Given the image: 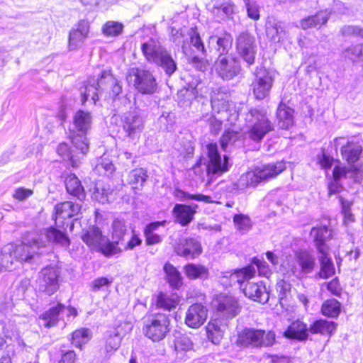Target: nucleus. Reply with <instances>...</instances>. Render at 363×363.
<instances>
[{
  "mask_svg": "<svg viewBox=\"0 0 363 363\" xmlns=\"http://www.w3.org/2000/svg\"><path fill=\"white\" fill-rule=\"evenodd\" d=\"M47 241L63 247H67L69 245V239L64 232L50 227L44 230L40 235L32 238L27 243L21 245H13L12 251L16 262H30L34 254L38 253L37 250L45 247Z\"/></svg>",
  "mask_w": 363,
  "mask_h": 363,
  "instance_id": "1",
  "label": "nucleus"
},
{
  "mask_svg": "<svg viewBox=\"0 0 363 363\" xmlns=\"http://www.w3.org/2000/svg\"><path fill=\"white\" fill-rule=\"evenodd\" d=\"M286 169L283 161L262 164L240 176L236 183L233 184L232 191L243 190L248 186H256L259 183L277 177Z\"/></svg>",
  "mask_w": 363,
  "mask_h": 363,
  "instance_id": "2",
  "label": "nucleus"
},
{
  "mask_svg": "<svg viewBox=\"0 0 363 363\" xmlns=\"http://www.w3.org/2000/svg\"><path fill=\"white\" fill-rule=\"evenodd\" d=\"M141 50L147 61L161 67L167 75L171 76L177 70L176 62L160 43L150 39L142 44Z\"/></svg>",
  "mask_w": 363,
  "mask_h": 363,
  "instance_id": "3",
  "label": "nucleus"
},
{
  "mask_svg": "<svg viewBox=\"0 0 363 363\" xmlns=\"http://www.w3.org/2000/svg\"><path fill=\"white\" fill-rule=\"evenodd\" d=\"M72 121L73 127L70 129L72 143L82 154H86L89 150L86 134L91 127L92 116L89 111L79 110L74 113Z\"/></svg>",
  "mask_w": 363,
  "mask_h": 363,
  "instance_id": "4",
  "label": "nucleus"
},
{
  "mask_svg": "<svg viewBox=\"0 0 363 363\" xmlns=\"http://www.w3.org/2000/svg\"><path fill=\"white\" fill-rule=\"evenodd\" d=\"M245 135L250 140L259 143L269 132L273 130V125L266 113L257 108H251L245 114Z\"/></svg>",
  "mask_w": 363,
  "mask_h": 363,
  "instance_id": "5",
  "label": "nucleus"
},
{
  "mask_svg": "<svg viewBox=\"0 0 363 363\" xmlns=\"http://www.w3.org/2000/svg\"><path fill=\"white\" fill-rule=\"evenodd\" d=\"M81 238L90 248L101 252L106 257L113 255L118 252L115 245L103 235L97 226L92 225L83 230Z\"/></svg>",
  "mask_w": 363,
  "mask_h": 363,
  "instance_id": "6",
  "label": "nucleus"
},
{
  "mask_svg": "<svg viewBox=\"0 0 363 363\" xmlns=\"http://www.w3.org/2000/svg\"><path fill=\"white\" fill-rule=\"evenodd\" d=\"M275 342V334L272 331L245 328L238 337L237 344L242 347H269Z\"/></svg>",
  "mask_w": 363,
  "mask_h": 363,
  "instance_id": "7",
  "label": "nucleus"
},
{
  "mask_svg": "<svg viewBox=\"0 0 363 363\" xmlns=\"http://www.w3.org/2000/svg\"><path fill=\"white\" fill-rule=\"evenodd\" d=\"M126 79L129 84H133L138 92L143 94H152L157 91L156 79L148 70L137 67L131 68L128 72Z\"/></svg>",
  "mask_w": 363,
  "mask_h": 363,
  "instance_id": "8",
  "label": "nucleus"
},
{
  "mask_svg": "<svg viewBox=\"0 0 363 363\" xmlns=\"http://www.w3.org/2000/svg\"><path fill=\"white\" fill-rule=\"evenodd\" d=\"M169 319L164 313L151 314L146 317L143 330L145 335L153 341L162 340L169 332Z\"/></svg>",
  "mask_w": 363,
  "mask_h": 363,
  "instance_id": "9",
  "label": "nucleus"
},
{
  "mask_svg": "<svg viewBox=\"0 0 363 363\" xmlns=\"http://www.w3.org/2000/svg\"><path fill=\"white\" fill-rule=\"evenodd\" d=\"M286 265L292 275L300 277L303 274H309L313 271L315 259L313 255L303 250L296 252L293 258L288 260Z\"/></svg>",
  "mask_w": 363,
  "mask_h": 363,
  "instance_id": "10",
  "label": "nucleus"
},
{
  "mask_svg": "<svg viewBox=\"0 0 363 363\" xmlns=\"http://www.w3.org/2000/svg\"><path fill=\"white\" fill-rule=\"evenodd\" d=\"M273 83L274 77L270 71L264 67L257 68L255 79L251 84L255 97L259 100L266 98L269 94Z\"/></svg>",
  "mask_w": 363,
  "mask_h": 363,
  "instance_id": "11",
  "label": "nucleus"
},
{
  "mask_svg": "<svg viewBox=\"0 0 363 363\" xmlns=\"http://www.w3.org/2000/svg\"><path fill=\"white\" fill-rule=\"evenodd\" d=\"M212 304L217 313L225 319L235 318L241 311L238 299L230 295L220 294L213 299Z\"/></svg>",
  "mask_w": 363,
  "mask_h": 363,
  "instance_id": "12",
  "label": "nucleus"
},
{
  "mask_svg": "<svg viewBox=\"0 0 363 363\" xmlns=\"http://www.w3.org/2000/svg\"><path fill=\"white\" fill-rule=\"evenodd\" d=\"M236 50L239 56L247 63V67L255 63L256 45L253 36L245 32L240 33L236 39Z\"/></svg>",
  "mask_w": 363,
  "mask_h": 363,
  "instance_id": "13",
  "label": "nucleus"
},
{
  "mask_svg": "<svg viewBox=\"0 0 363 363\" xmlns=\"http://www.w3.org/2000/svg\"><path fill=\"white\" fill-rule=\"evenodd\" d=\"M59 271L55 267L43 268L38 275V283L40 291L50 296L55 293L60 287Z\"/></svg>",
  "mask_w": 363,
  "mask_h": 363,
  "instance_id": "14",
  "label": "nucleus"
},
{
  "mask_svg": "<svg viewBox=\"0 0 363 363\" xmlns=\"http://www.w3.org/2000/svg\"><path fill=\"white\" fill-rule=\"evenodd\" d=\"M122 128L130 140H138L144 129V120L137 112H128L122 117Z\"/></svg>",
  "mask_w": 363,
  "mask_h": 363,
  "instance_id": "15",
  "label": "nucleus"
},
{
  "mask_svg": "<svg viewBox=\"0 0 363 363\" xmlns=\"http://www.w3.org/2000/svg\"><path fill=\"white\" fill-rule=\"evenodd\" d=\"M215 67L216 73L224 80L233 79L241 70L239 60L231 55L219 57Z\"/></svg>",
  "mask_w": 363,
  "mask_h": 363,
  "instance_id": "16",
  "label": "nucleus"
},
{
  "mask_svg": "<svg viewBox=\"0 0 363 363\" xmlns=\"http://www.w3.org/2000/svg\"><path fill=\"white\" fill-rule=\"evenodd\" d=\"M207 154L208 157L207 172L210 175H220L228 170V157H222L218 152L216 144L207 145Z\"/></svg>",
  "mask_w": 363,
  "mask_h": 363,
  "instance_id": "17",
  "label": "nucleus"
},
{
  "mask_svg": "<svg viewBox=\"0 0 363 363\" xmlns=\"http://www.w3.org/2000/svg\"><path fill=\"white\" fill-rule=\"evenodd\" d=\"M81 206L78 203H74L71 201H65L58 203L55 206V223L57 226L65 228L70 225L73 228V223L69 219L79 212Z\"/></svg>",
  "mask_w": 363,
  "mask_h": 363,
  "instance_id": "18",
  "label": "nucleus"
},
{
  "mask_svg": "<svg viewBox=\"0 0 363 363\" xmlns=\"http://www.w3.org/2000/svg\"><path fill=\"white\" fill-rule=\"evenodd\" d=\"M265 32L270 41L283 43L289 39V34L284 23L269 18L265 24Z\"/></svg>",
  "mask_w": 363,
  "mask_h": 363,
  "instance_id": "19",
  "label": "nucleus"
},
{
  "mask_svg": "<svg viewBox=\"0 0 363 363\" xmlns=\"http://www.w3.org/2000/svg\"><path fill=\"white\" fill-rule=\"evenodd\" d=\"M208 317V309L201 303L191 305L186 312L185 323L191 328L201 326Z\"/></svg>",
  "mask_w": 363,
  "mask_h": 363,
  "instance_id": "20",
  "label": "nucleus"
},
{
  "mask_svg": "<svg viewBox=\"0 0 363 363\" xmlns=\"http://www.w3.org/2000/svg\"><path fill=\"white\" fill-rule=\"evenodd\" d=\"M245 296L260 303H266L269 298V292L263 281H247L242 288Z\"/></svg>",
  "mask_w": 363,
  "mask_h": 363,
  "instance_id": "21",
  "label": "nucleus"
},
{
  "mask_svg": "<svg viewBox=\"0 0 363 363\" xmlns=\"http://www.w3.org/2000/svg\"><path fill=\"white\" fill-rule=\"evenodd\" d=\"M89 23L87 20H80L76 28H72L69 35L68 47L71 50L81 47L89 36Z\"/></svg>",
  "mask_w": 363,
  "mask_h": 363,
  "instance_id": "22",
  "label": "nucleus"
},
{
  "mask_svg": "<svg viewBox=\"0 0 363 363\" xmlns=\"http://www.w3.org/2000/svg\"><path fill=\"white\" fill-rule=\"evenodd\" d=\"M174 250L178 255L191 259L202 252L201 244L194 238H180Z\"/></svg>",
  "mask_w": 363,
  "mask_h": 363,
  "instance_id": "23",
  "label": "nucleus"
},
{
  "mask_svg": "<svg viewBox=\"0 0 363 363\" xmlns=\"http://www.w3.org/2000/svg\"><path fill=\"white\" fill-rule=\"evenodd\" d=\"M104 79H108L112 80V75L109 72L105 71L101 73L100 79H98L97 82L89 81L84 87L81 88V101L84 104L86 101L91 99L92 104H95L98 100V89L101 86L104 85Z\"/></svg>",
  "mask_w": 363,
  "mask_h": 363,
  "instance_id": "24",
  "label": "nucleus"
},
{
  "mask_svg": "<svg viewBox=\"0 0 363 363\" xmlns=\"http://www.w3.org/2000/svg\"><path fill=\"white\" fill-rule=\"evenodd\" d=\"M345 138L342 137L335 138L333 140L334 146L336 150L339 146H342L341 155L342 158L348 163H354L358 160L362 152V147L357 143L352 142H347L345 145Z\"/></svg>",
  "mask_w": 363,
  "mask_h": 363,
  "instance_id": "25",
  "label": "nucleus"
},
{
  "mask_svg": "<svg viewBox=\"0 0 363 363\" xmlns=\"http://www.w3.org/2000/svg\"><path fill=\"white\" fill-rule=\"evenodd\" d=\"M197 208V204L185 205L177 203L172 209V214L177 223H179L182 226H186L194 220Z\"/></svg>",
  "mask_w": 363,
  "mask_h": 363,
  "instance_id": "26",
  "label": "nucleus"
},
{
  "mask_svg": "<svg viewBox=\"0 0 363 363\" xmlns=\"http://www.w3.org/2000/svg\"><path fill=\"white\" fill-rule=\"evenodd\" d=\"M209 47L214 49L219 57L226 55L232 47L233 38L230 33H223L220 36L211 35L208 41Z\"/></svg>",
  "mask_w": 363,
  "mask_h": 363,
  "instance_id": "27",
  "label": "nucleus"
},
{
  "mask_svg": "<svg viewBox=\"0 0 363 363\" xmlns=\"http://www.w3.org/2000/svg\"><path fill=\"white\" fill-rule=\"evenodd\" d=\"M65 306L61 303L51 307L40 316V324L48 328L55 325L58 323L60 315L65 311Z\"/></svg>",
  "mask_w": 363,
  "mask_h": 363,
  "instance_id": "28",
  "label": "nucleus"
},
{
  "mask_svg": "<svg viewBox=\"0 0 363 363\" xmlns=\"http://www.w3.org/2000/svg\"><path fill=\"white\" fill-rule=\"evenodd\" d=\"M330 15V13L327 10L318 11L313 16L302 19L301 27L304 30L313 28H320L328 22Z\"/></svg>",
  "mask_w": 363,
  "mask_h": 363,
  "instance_id": "29",
  "label": "nucleus"
},
{
  "mask_svg": "<svg viewBox=\"0 0 363 363\" xmlns=\"http://www.w3.org/2000/svg\"><path fill=\"white\" fill-rule=\"evenodd\" d=\"M179 302L177 294H167L160 292L155 297V306L158 309L169 311L175 308Z\"/></svg>",
  "mask_w": 363,
  "mask_h": 363,
  "instance_id": "30",
  "label": "nucleus"
},
{
  "mask_svg": "<svg viewBox=\"0 0 363 363\" xmlns=\"http://www.w3.org/2000/svg\"><path fill=\"white\" fill-rule=\"evenodd\" d=\"M226 324H224L219 319L211 320L206 326L208 337L213 344H219L222 340Z\"/></svg>",
  "mask_w": 363,
  "mask_h": 363,
  "instance_id": "31",
  "label": "nucleus"
},
{
  "mask_svg": "<svg viewBox=\"0 0 363 363\" xmlns=\"http://www.w3.org/2000/svg\"><path fill=\"white\" fill-rule=\"evenodd\" d=\"M309 328L300 320L293 322L284 333L285 337L290 339L304 340L308 337Z\"/></svg>",
  "mask_w": 363,
  "mask_h": 363,
  "instance_id": "32",
  "label": "nucleus"
},
{
  "mask_svg": "<svg viewBox=\"0 0 363 363\" xmlns=\"http://www.w3.org/2000/svg\"><path fill=\"white\" fill-rule=\"evenodd\" d=\"M319 261L320 264V270L319 277L323 279H327L332 277L335 273L333 263L330 257H328V249L323 247H319Z\"/></svg>",
  "mask_w": 363,
  "mask_h": 363,
  "instance_id": "33",
  "label": "nucleus"
},
{
  "mask_svg": "<svg viewBox=\"0 0 363 363\" xmlns=\"http://www.w3.org/2000/svg\"><path fill=\"white\" fill-rule=\"evenodd\" d=\"M65 184L68 194L77 197L79 200L85 198L84 187L75 174H69L65 179Z\"/></svg>",
  "mask_w": 363,
  "mask_h": 363,
  "instance_id": "34",
  "label": "nucleus"
},
{
  "mask_svg": "<svg viewBox=\"0 0 363 363\" xmlns=\"http://www.w3.org/2000/svg\"><path fill=\"white\" fill-rule=\"evenodd\" d=\"M294 110L281 102L277 108V117L279 121V125L282 129H289L294 121Z\"/></svg>",
  "mask_w": 363,
  "mask_h": 363,
  "instance_id": "35",
  "label": "nucleus"
},
{
  "mask_svg": "<svg viewBox=\"0 0 363 363\" xmlns=\"http://www.w3.org/2000/svg\"><path fill=\"white\" fill-rule=\"evenodd\" d=\"M333 175L334 180L336 182H339L342 179H351L353 182H357L362 178V175L358 169L347 168L345 166H335Z\"/></svg>",
  "mask_w": 363,
  "mask_h": 363,
  "instance_id": "36",
  "label": "nucleus"
},
{
  "mask_svg": "<svg viewBox=\"0 0 363 363\" xmlns=\"http://www.w3.org/2000/svg\"><path fill=\"white\" fill-rule=\"evenodd\" d=\"M256 274V269L253 265H248L242 269H238L230 274V279L236 281L242 290L243 286L247 281L252 279Z\"/></svg>",
  "mask_w": 363,
  "mask_h": 363,
  "instance_id": "37",
  "label": "nucleus"
},
{
  "mask_svg": "<svg viewBox=\"0 0 363 363\" xmlns=\"http://www.w3.org/2000/svg\"><path fill=\"white\" fill-rule=\"evenodd\" d=\"M337 324L333 321L318 320L315 321L309 328L310 333L331 335L336 330Z\"/></svg>",
  "mask_w": 363,
  "mask_h": 363,
  "instance_id": "38",
  "label": "nucleus"
},
{
  "mask_svg": "<svg viewBox=\"0 0 363 363\" xmlns=\"http://www.w3.org/2000/svg\"><path fill=\"white\" fill-rule=\"evenodd\" d=\"M310 234L313 238L318 251L320 247L328 249L325 245V242L331 237V230L328 228L326 226L313 227Z\"/></svg>",
  "mask_w": 363,
  "mask_h": 363,
  "instance_id": "39",
  "label": "nucleus"
},
{
  "mask_svg": "<svg viewBox=\"0 0 363 363\" xmlns=\"http://www.w3.org/2000/svg\"><path fill=\"white\" fill-rule=\"evenodd\" d=\"M12 247L13 245H6L0 253V272L13 269V264L16 260Z\"/></svg>",
  "mask_w": 363,
  "mask_h": 363,
  "instance_id": "40",
  "label": "nucleus"
},
{
  "mask_svg": "<svg viewBox=\"0 0 363 363\" xmlns=\"http://www.w3.org/2000/svg\"><path fill=\"white\" fill-rule=\"evenodd\" d=\"M121 340V335L117 330L108 332L105 342L106 357H109L119 348Z\"/></svg>",
  "mask_w": 363,
  "mask_h": 363,
  "instance_id": "41",
  "label": "nucleus"
},
{
  "mask_svg": "<svg viewBox=\"0 0 363 363\" xmlns=\"http://www.w3.org/2000/svg\"><path fill=\"white\" fill-rule=\"evenodd\" d=\"M164 271L166 274L167 281L172 287L179 289L182 286V277L176 267L169 263H166L164 266Z\"/></svg>",
  "mask_w": 363,
  "mask_h": 363,
  "instance_id": "42",
  "label": "nucleus"
},
{
  "mask_svg": "<svg viewBox=\"0 0 363 363\" xmlns=\"http://www.w3.org/2000/svg\"><path fill=\"white\" fill-rule=\"evenodd\" d=\"M111 235L113 242L117 247V244L123 240L127 232V225L124 220L115 218L111 225Z\"/></svg>",
  "mask_w": 363,
  "mask_h": 363,
  "instance_id": "43",
  "label": "nucleus"
},
{
  "mask_svg": "<svg viewBox=\"0 0 363 363\" xmlns=\"http://www.w3.org/2000/svg\"><path fill=\"white\" fill-rule=\"evenodd\" d=\"M186 276L191 279H206L208 277V269L201 265L196 264H187L184 267Z\"/></svg>",
  "mask_w": 363,
  "mask_h": 363,
  "instance_id": "44",
  "label": "nucleus"
},
{
  "mask_svg": "<svg viewBox=\"0 0 363 363\" xmlns=\"http://www.w3.org/2000/svg\"><path fill=\"white\" fill-rule=\"evenodd\" d=\"M235 229L241 234L247 233L252 226L250 217L242 213L235 214L233 218Z\"/></svg>",
  "mask_w": 363,
  "mask_h": 363,
  "instance_id": "45",
  "label": "nucleus"
},
{
  "mask_svg": "<svg viewBox=\"0 0 363 363\" xmlns=\"http://www.w3.org/2000/svg\"><path fill=\"white\" fill-rule=\"evenodd\" d=\"M147 176L143 169H135L128 174V181L129 184L133 185V188L139 189L143 186Z\"/></svg>",
  "mask_w": 363,
  "mask_h": 363,
  "instance_id": "46",
  "label": "nucleus"
},
{
  "mask_svg": "<svg viewBox=\"0 0 363 363\" xmlns=\"http://www.w3.org/2000/svg\"><path fill=\"white\" fill-rule=\"evenodd\" d=\"M339 201L341 204V213L343 215L344 223L348 225L355 221V218L352 213L351 208L353 205V201L345 199L343 196H339Z\"/></svg>",
  "mask_w": 363,
  "mask_h": 363,
  "instance_id": "47",
  "label": "nucleus"
},
{
  "mask_svg": "<svg viewBox=\"0 0 363 363\" xmlns=\"http://www.w3.org/2000/svg\"><path fill=\"white\" fill-rule=\"evenodd\" d=\"M174 196L179 200L184 201L186 200H195L197 201H202L206 203H211L213 202V200L211 196H206L203 194H191L188 192H186L182 189H176L174 191Z\"/></svg>",
  "mask_w": 363,
  "mask_h": 363,
  "instance_id": "48",
  "label": "nucleus"
},
{
  "mask_svg": "<svg viewBox=\"0 0 363 363\" xmlns=\"http://www.w3.org/2000/svg\"><path fill=\"white\" fill-rule=\"evenodd\" d=\"M323 315L328 317H337L340 313V303L335 299L325 301L321 307Z\"/></svg>",
  "mask_w": 363,
  "mask_h": 363,
  "instance_id": "49",
  "label": "nucleus"
},
{
  "mask_svg": "<svg viewBox=\"0 0 363 363\" xmlns=\"http://www.w3.org/2000/svg\"><path fill=\"white\" fill-rule=\"evenodd\" d=\"M91 337V331L86 328L76 330L72 334V343L77 347H82L89 341Z\"/></svg>",
  "mask_w": 363,
  "mask_h": 363,
  "instance_id": "50",
  "label": "nucleus"
},
{
  "mask_svg": "<svg viewBox=\"0 0 363 363\" xmlns=\"http://www.w3.org/2000/svg\"><path fill=\"white\" fill-rule=\"evenodd\" d=\"M57 152L64 160L68 161L73 167L79 166V160L74 157L72 155L69 145L65 143H60L57 147Z\"/></svg>",
  "mask_w": 363,
  "mask_h": 363,
  "instance_id": "51",
  "label": "nucleus"
},
{
  "mask_svg": "<svg viewBox=\"0 0 363 363\" xmlns=\"http://www.w3.org/2000/svg\"><path fill=\"white\" fill-rule=\"evenodd\" d=\"M94 171L99 175L108 176L115 171V167L109 159L100 158L98 160Z\"/></svg>",
  "mask_w": 363,
  "mask_h": 363,
  "instance_id": "52",
  "label": "nucleus"
},
{
  "mask_svg": "<svg viewBox=\"0 0 363 363\" xmlns=\"http://www.w3.org/2000/svg\"><path fill=\"white\" fill-rule=\"evenodd\" d=\"M211 106L214 113L218 115L228 116V102L223 97L219 99L215 96H211Z\"/></svg>",
  "mask_w": 363,
  "mask_h": 363,
  "instance_id": "53",
  "label": "nucleus"
},
{
  "mask_svg": "<svg viewBox=\"0 0 363 363\" xmlns=\"http://www.w3.org/2000/svg\"><path fill=\"white\" fill-rule=\"evenodd\" d=\"M242 137V133L235 130H225L220 138L222 148L225 150L228 145L234 144Z\"/></svg>",
  "mask_w": 363,
  "mask_h": 363,
  "instance_id": "54",
  "label": "nucleus"
},
{
  "mask_svg": "<svg viewBox=\"0 0 363 363\" xmlns=\"http://www.w3.org/2000/svg\"><path fill=\"white\" fill-rule=\"evenodd\" d=\"M193 345L192 340L186 335H181L175 338L174 347L178 352L191 350Z\"/></svg>",
  "mask_w": 363,
  "mask_h": 363,
  "instance_id": "55",
  "label": "nucleus"
},
{
  "mask_svg": "<svg viewBox=\"0 0 363 363\" xmlns=\"http://www.w3.org/2000/svg\"><path fill=\"white\" fill-rule=\"evenodd\" d=\"M123 28L122 23L116 21H108L103 26L102 30L106 36H117L122 33Z\"/></svg>",
  "mask_w": 363,
  "mask_h": 363,
  "instance_id": "56",
  "label": "nucleus"
},
{
  "mask_svg": "<svg viewBox=\"0 0 363 363\" xmlns=\"http://www.w3.org/2000/svg\"><path fill=\"white\" fill-rule=\"evenodd\" d=\"M113 191L109 185H103L98 186L94 192V197L102 203L108 202L113 196Z\"/></svg>",
  "mask_w": 363,
  "mask_h": 363,
  "instance_id": "57",
  "label": "nucleus"
},
{
  "mask_svg": "<svg viewBox=\"0 0 363 363\" xmlns=\"http://www.w3.org/2000/svg\"><path fill=\"white\" fill-rule=\"evenodd\" d=\"M250 265L255 267L256 271H258L259 276L268 278L272 274L269 264L263 259L254 258Z\"/></svg>",
  "mask_w": 363,
  "mask_h": 363,
  "instance_id": "58",
  "label": "nucleus"
},
{
  "mask_svg": "<svg viewBox=\"0 0 363 363\" xmlns=\"http://www.w3.org/2000/svg\"><path fill=\"white\" fill-rule=\"evenodd\" d=\"M189 39L190 43L196 48L198 51H201L203 55H206V50L205 49L204 45L201 40L199 33L194 29H191L189 32Z\"/></svg>",
  "mask_w": 363,
  "mask_h": 363,
  "instance_id": "59",
  "label": "nucleus"
},
{
  "mask_svg": "<svg viewBox=\"0 0 363 363\" xmlns=\"http://www.w3.org/2000/svg\"><path fill=\"white\" fill-rule=\"evenodd\" d=\"M225 120H228V116L220 115L211 116L210 118H208V123L210 125L211 131L214 134L218 133L222 128V124Z\"/></svg>",
  "mask_w": 363,
  "mask_h": 363,
  "instance_id": "60",
  "label": "nucleus"
},
{
  "mask_svg": "<svg viewBox=\"0 0 363 363\" xmlns=\"http://www.w3.org/2000/svg\"><path fill=\"white\" fill-rule=\"evenodd\" d=\"M188 62L194 68L201 72H205L209 65L207 60L197 56H189Z\"/></svg>",
  "mask_w": 363,
  "mask_h": 363,
  "instance_id": "61",
  "label": "nucleus"
},
{
  "mask_svg": "<svg viewBox=\"0 0 363 363\" xmlns=\"http://www.w3.org/2000/svg\"><path fill=\"white\" fill-rule=\"evenodd\" d=\"M361 48L362 44L351 45L345 49V55L353 62L361 61Z\"/></svg>",
  "mask_w": 363,
  "mask_h": 363,
  "instance_id": "62",
  "label": "nucleus"
},
{
  "mask_svg": "<svg viewBox=\"0 0 363 363\" xmlns=\"http://www.w3.org/2000/svg\"><path fill=\"white\" fill-rule=\"evenodd\" d=\"M247 9V13L249 18L253 20L259 18V11L257 3L254 0H243Z\"/></svg>",
  "mask_w": 363,
  "mask_h": 363,
  "instance_id": "63",
  "label": "nucleus"
},
{
  "mask_svg": "<svg viewBox=\"0 0 363 363\" xmlns=\"http://www.w3.org/2000/svg\"><path fill=\"white\" fill-rule=\"evenodd\" d=\"M172 40L177 45L182 47V51L185 55H189L190 52L189 46L181 32L177 31L176 33L172 35Z\"/></svg>",
  "mask_w": 363,
  "mask_h": 363,
  "instance_id": "64",
  "label": "nucleus"
}]
</instances>
